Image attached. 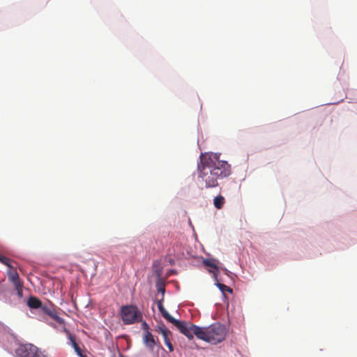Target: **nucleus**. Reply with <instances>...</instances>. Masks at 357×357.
Segmentation results:
<instances>
[{
	"label": "nucleus",
	"instance_id": "f257e3e1",
	"mask_svg": "<svg viewBox=\"0 0 357 357\" xmlns=\"http://www.w3.org/2000/svg\"><path fill=\"white\" fill-rule=\"evenodd\" d=\"M197 181L201 188H211L218 185V180L231 174V165L220 160L217 153H202L197 164Z\"/></svg>",
	"mask_w": 357,
	"mask_h": 357
},
{
	"label": "nucleus",
	"instance_id": "f03ea898",
	"mask_svg": "<svg viewBox=\"0 0 357 357\" xmlns=\"http://www.w3.org/2000/svg\"><path fill=\"white\" fill-rule=\"evenodd\" d=\"M227 335L226 328L218 323L211 324L208 327L197 328L195 336L212 344H216L223 341Z\"/></svg>",
	"mask_w": 357,
	"mask_h": 357
},
{
	"label": "nucleus",
	"instance_id": "7ed1b4c3",
	"mask_svg": "<svg viewBox=\"0 0 357 357\" xmlns=\"http://www.w3.org/2000/svg\"><path fill=\"white\" fill-rule=\"evenodd\" d=\"M121 317L125 324H132L139 322L142 319V314L135 305H123L121 309Z\"/></svg>",
	"mask_w": 357,
	"mask_h": 357
},
{
	"label": "nucleus",
	"instance_id": "20e7f679",
	"mask_svg": "<svg viewBox=\"0 0 357 357\" xmlns=\"http://www.w3.org/2000/svg\"><path fill=\"white\" fill-rule=\"evenodd\" d=\"M15 353L19 357H47L32 344L20 345Z\"/></svg>",
	"mask_w": 357,
	"mask_h": 357
},
{
	"label": "nucleus",
	"instance_id": "39448f33",
	"mask_svg": "<svg viewBox=\"0 0 357 357\" xmlns=\"http://www.w3.org/2000/svg\"><path fill=\"white\" fill-rule=\"evenodd\" d=\"M170 323L174 324L189 340L193 339V335H195L196 328H200L190 322L182 321L176 319H174Z\"/></svg>",
	"mask_w": 357,
	"mask_h": 357
},
{
	"label": "nucleus",
	"instance_id": "423d86ee",
	"mask_svg": "<svg viewBox=\"0 0 357 357\" xmlns=\"http://www.w3.org/2000/svg\"><path fill=\"white\" fill-rule=\"evenodd\" d=\"M157 331L160 333L161 335H162L165 344L168 347L169 351H173L174 347L169 338V336L172 334L171 331L169 329H167L165 326H159Z\"/></svg>",
	"mask_w": 357,
	"mask_h": 357
},
{
	"label": "nucleus",
	"instance_id": "0eeeda50",
	"mask_svg": "<svg viewBox=\"0 0 357 357\" xmlns=\"http://www.w3.org/2000/svg\"><path fill=\"white\" fill-rule=\"evenodd\" d=\"M143 343L151 351L156 345L154 337L149 331L144 333L143 335Z\"/></svg>",
	"mask_w": 357,
	"mask_h": 357
},
{
	"label": "nucleus",
	"instance_id": "6e6552de",
	"mask_svg": "<svg viewBox=\"0 0 357 357\" xmlns=\"http://www.w3.org/2000/svg\"><path fill=\"white\" fill-rule=\"evenodd\" d=\"M163 298L157 301L158 308L161 313L162 316L169 323L174 319L169 312L165 310L162 304Z\"/></svg>",
	"mask_w": 357,
	"mask_h": 357
},
{
	"label": "nucleus",
	"instance_id": "1a4fd4ad",
	"mask_svg": "<svg viewBox=\"0 0 357 357\" xmlns=\"http://www.w3.org/2000/svg\"><path fill=\"white\" fill-rule=\"evenodd\" d=\"M42 302L35 296H31L27 301V305L32 309H39Z\"/></svg>",
	"mask_w": 357,
	"mask_h": 357
},
{
	"label": "nucleus",
	"instance_id": "9d476101",
	"mask_svg": "<svg viewBox=\"0 0 357 357\" xmlns=\"http://www.w3.org/2000/svg\"><path fill=\"white\" fill-rule=\"evenodd\" d=\"M8 277L10 281L15 286H20V284H22L21 282L18 273L16 271H10L8 273Z\"/></svg>",
	"mask_w": 357,
	"mask_h": 357
},
{
	"label": "nucleus",
	"instance_id": "9b49d317",
	"mask_svg": "<svg viewBox=\"0 0 357 357\" xmlns=\"http://www.w3.org/2000/svg\"><path fill=\"white\" fill-rule=\"evenodd\" d=\"M59 324H63V319L58 315V312L53 306L47 314Z\"/></svg>",
	"mask_w": 357,
	"mask_h": 357
},
{
	"label": "nucleus",
	"instance_id": "f8f14e48",
	"mask_svg": "<svg viewBox=\"0 0 357 357\" xmlns=\"http://www.w3.org/2000/svg\"><path fill=\"white\" fill-rule=\"evenodd\" d=\"M213 204L218 209H221L225 204V198L222 195H218L214 198Z\"/></svg>",
	"mask_w": 357,
	"mask_h": 357
},
{
	"label": "nucleus",
	"instance_id": "ddd939ff",
	"mask_svg": "<svg viewBox=\"0 0 357 357\" xmlns=\"http://www.w3.org/2000/svg\"><path fill=\"white\" fill-rule=\"evenodd\" d=\"M69 338H70V342L72 343V345H73L75 351L77 354V355L79 356L80 357H84L83 355H82V349H80V347L77 344L75 337L70 334L69 335Z\"/></svg>",
	"mask_w": 357,
	"mask_h": 357
},
{
	"label": "nucleus",
	"instance_id": "4468645a",
	"mask_svg": "<svg viewBox=\"0 0 357 357\" xmlns=\"http://www.w3.org/2000/svg\"><path fill=\"white\" fill-rule=\"evenodd\" d=\"M204 264L206 266L212 268L215 271H218V266L216 264V261L215 259H207L204 260Z\"/></svg>",
	"mask_w": 357,
	"mask_h": 357
},
{
	"label": "nucleus",
	"instance_id": "2eb2a0df",
	"mask_svg": "<svg viewBox=\"0 0 357 357\" xmlns=\"http://www.w3.org/2000/svg\"><path fill=\"white\" fill-rule=\"evenodd\" d=\"M52 307L53 305H52L51 303L44 305L42 303L41 307L39 309L41 311V312L47 314L48 312L52 309Z\"/></svg>",
	"mask_w": 357,
	"mask_h": 357
},
{
	"label": "nucleus",
	"instance_id": "dca6fc26",
	"mask_svg": "<svg viewBox=\"0 0 357 357\" xmlns=\"http://www.w3.org/2000/svg\"><path fill=\"white\" fill-rule=\"evenodd\" d=\"M0 262L3 264L6 265L9 268H12V266L10 265V260L8 257L0 255Z\"/></svg>",
	"mask_w": 357,
	"mask_h": 357
},
{
	"label": "nucleus",
	"instance_id": "f3484780",
	"mask_svg": "<svg viewBox=\"0 0 357 357\" xmlns=\"http://www.w3.org/2000/svg\"><path fill=\"white\" fill-rule=\"evenodd\" d=\"M218 287H219L220 291L222 292H223V293L225 291H228V292H230V293L232 292V289L229 287H228V286H227L225 284H221V283H218Z\"/></svg>",
	"mask_w": 357,
	"mask_h": 357
},
{
	"label": "nucleus",
	"instance_id": "a211bd4d",
	"mask_svg": "<svg viewBox=\"0 0 357 357\" xmlns=\"http://www.w3.org/2000/svg\"><path fill=\"white\" fill-rule=\"evenodd\" d=\"M22 286L23 284H20V286H15V289L17 291V294L20 297L22 296Z\"/></svg>",
	"mask_w": 357,
	"mask_h": 357
},
{
	"label": "nucleus",
	"instance_id": "6ab92c4d",
	"mask_svg": "<svg viewBox=\"0 0 357 357\" xmlns=\"http://www.w3.org/2000/svg\"><path fill=\"white\" fill-rule=\"evenodd\" d=\"M158 291H160L162 294H165V287L163 285H162V284L158 285Z\"/></svg>",
	"mask_w": 357,
	"mask_h": 357
},
{
	"label": "nucleus",
	"instance_id": "aec40b11",
	"mask_svg": "<svg viewBox=\"0 0 357 357\" xmlns=\"http://www.w3.org/2000/svg\"><path fill=\"white\" fill-rule=\"evenodd\" d=\"M142 327H143V329L145 331V332H146L147 331H149V325L146 324V321H144L142 323Z\"/></svg>",
	"mask_w": 357,
	"mask_h": 357
},
{
	"label": "nucleus",
	"instance_id": "412c9836",
	"mask_svg": "<svg viewBox=\"0 0 357 357\" xmlns=\"http://www.w3.org/2000/svg\"><path fill=\"white\" fill-rule=\"evenodd\" d=\"M121 357H123V356H121Z\"/></svg>",
	"mask_w": 357,
	"mask_h": 357
}]
</instances>
